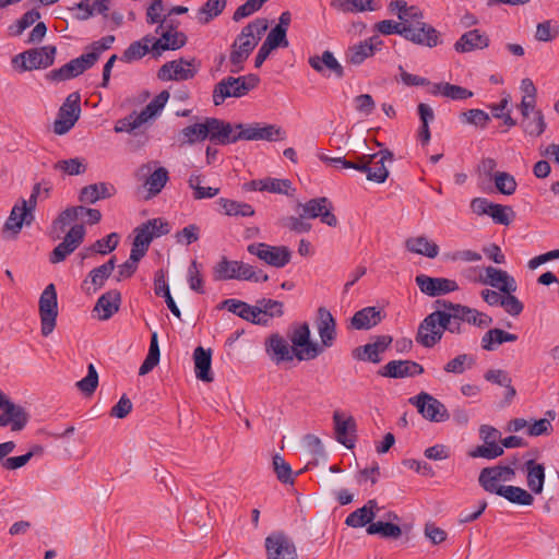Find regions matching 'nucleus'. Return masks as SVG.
<instances>
[{
	"mask_svg": "<svg viewBox=\"0 0 559 559\" xmlns=\"http://www.w3.org/2000/svg\"><path fill=\"white\" fill-rule=\"evenodd\" d=\"M460 334L459 325L451 320L449 310H436L428 314L419 324L416 342L426 348H431L438 344L444 332Z\"/></svg>",
	"mask_w": 559,
	"mask_h": 559,
	"instance_id": "f257e3e1",
	"label": "nucleus"
},
{
	"mask_svg": "<svg viewBox=\"0 0 559 559\" xmlns=\"http://www.w3.org/2000/svg\"><path fill=\"white\" fill-rule=\"evenodd\" d=\"M260 82L257 74H248L238 78L227 76L219 81L213 90L215 106L222 105L226 98L242 97L255 88Z\"/></svg>",
	"mask_w": 559,
	"mask_h": 559,
	"instance_id": "f03ea898",
	"label": "nucleus"
},
{
	"mask_svg": "<svg viewBox=\"0 0 559 559\" xmlns=\"http://www.w3.org/2000/svg\"><path fill=\"white\" fill-rule=\"evenodd\" d=\"M436 305L449 310L452 322H454V324L456 323L460 328V334L465 331L463 323H468L480 329L488 328L492 324V318L489 314L478 311L475 308L442 299L436 300Z\"/></svg>",
	"mask_w": 559,
	"mask_h": 559,
	"instance_id": "7ed1b4c3",
	"label": "nucleus"
},
{
	"mask_svg": "<svg viewBox=\"0 0 559 559\" xmlns=\"http://www.w3.org/2000/svg\"><path fill=\"white\" fill-rule=\"evenodd\" d=\"M404 39L427 48L442 44L441 33L431 24L424 22V16L415 17L407 23Z\"/></svg>",
	"mask_w": 559,
	"mask_h": 559,
	"instance_id": "20e7f679",
	"label": "nucleus"
},
{
	"mask_svg": "<svg viewBox=\"0 0 559 559\" xmlns=\"http://www.w3.org/2000/svg\"><path fill=\"white\" fill-rule=\"evenodd\" d=\"M80 102V93L73 92L68 95L64 103L59 108L53 122V132L56 134L63 135L74 127L81 115Z\"/></svg>",
	"mask_w": 559,
	"mask_h": 559,
	"instance_id": "39448f33",
	"label": "nucleus"
},
{
	"mask_svg": "<svg viewBox=\"0 0 559 559\" xmlns=\"http://www.w3.org/2000/svg\"><path fill=\"white\" fill-rule=\"evenodd\" d=\"M310 335L311 332L307 322L297 325L290 334V341L295 347L294 355L300 361L314 359L323 352L322 346L312 342Z\"/></svg>",
	"mask_w": 559,
	"mask_h": 559,
	"instance_id": "423d86ee",
	"label": "nucleus"
},
{
	"mask_svg": "<svg viewBox=\"0 0 559 559\" xmlns=\"http://www.w3.org/2000/svg\"><path fill=\"white\" fill-rule=\"evenodd\" d=\"M247 251L258 257L264 263L281 269L287 265L292 259V251L285 246H271L264 242H253L247 247Z\"/></svg>",
	"mask_w": 559,
	"mask_h": 559,
	"instance_id": "0eeeda50",
	"label": "nucleus"
},
{
	"mask_svg": "<svg viewBox=\"0 0 559 559\" xmlns=\"http://www.w3.org/2000/svg\"><path fill=\"white\" fill-rule=\"evenodd\" d=\"M39 316L41 334L48 336L52 333L58 317V299L53 284H49L39 297Z\"/></svg>",
	"mask_w": 559,
	"mask_h": 559,
	"instance_id": "6e6552de",
	"label": "nucleus"
},
{
	"mask_svg": "<svg viewBox=\"0 0 559 559\" xmlns=\"http://www.w3.org/2000/svg\"><path fill=\"white\" fill-rule=\"evenodd\" d=\"M515 478V471L509 465H495L480 471L478 483L489 493H499V489L506 487L500 483L512 481Z\"/></svg>",
	"mask_w": 559,
	"mask_h": 559,
	"instance_id": "1a4fd4ad",
	"label": "nucleus"
},
{
	"mask_svg": "<svg viewBox=\"0 0 559 559\" xmlns=\"http://www.w3.org/2000/svg\"><path fill=\"white\" fill-rule=\"evenodd\" d=\"M86 230L83 224L73 225L63 240L50 252L49 262L58 264L72 254L84 241Z\"/></svg>",
	"mask_w": 559,
	"mask_h": 559,
	"instance_id": "9d476101",
	"label": "nucleus"
},
{
	"mask_svg": "<svg viewBox=\"0 0 559 559\" xmlns=\"http://www.w3.org/2000/svg\"><path fill=\"white\" fill-rule=\"evenodd\" d=\"M409 402L417 407L418 413L424 418L430 421L443 423L450 418L444 404L427 392H420L418 395L409 399Z\"/></svg>",
	"mask_w": 559,
	"mask_h": 559,
	"instance_id": "9b49d317",
	"label": "nucleus"
},
{
	"mask_svg": "<svg viewBox=\"0 0 559 559\" xmlns=\"http://www.w3.org/2000/svg\"><path fill=\"white\" fill-rule=\"evenodd\" d=\"M297 209H300L301 218H317L320 217L323 224L335 227L338 224L337 217L332 213V203L325 197L309 200L307 203H298Z\"/></svg>",
	"mask_w": 559,
	"mask_h": 559,
	"instance_id": "f8f14e48",
	"label": "nucleus"
},
{
	"mask_svg": "<svg viewBox=\"0 0 559 559\" xmlns=\"http://www.w3.org/2000/svg\"><path fill=\"white\" fill-rule=\"evenodd\" d=\"M0 408L3 411L0 414V427L11 426L12 431H21L25 428L29 420V415L26 409L11 402L0 391Z\"/></svg>",
	"mask_w": 559,
	"mask_h": 559,
	"instance_id": "ddd939ff",
	"label": "nucleus"
},
{
	"mask_svg": "<svg viewBox=\"0 0 559 559\" xmlns=\"http://www.w3.org/2000/svg\"><path fill=\"white\" fill-rule=\"evenodd\" d=\"M57 49L52 45L43 46L40 48H34L26 50L22 53H19L14 58V62H17L19 59L22 60L21 69L23 71L48 68L55 61Z\"/></svg>",
	"mask_w": 559,
	"mask_h": 559,
	"instance_id": "4468645a",
	"label": "nucleus"
},
{
	"mask_svg": "<svg viewBox=\"0 0 559 559\" xmlns=\"http://www.w3.org/2000/svg\"><path fill=\"white\" fill-rule=\"evenodd\" d=\"M266 29L267 20L255 19L241 29L230 48H241V50L251 55Z\"/></svg>",
	"mask_w": 559,
	"mask_h": 559,
	"instance_id": "2eb2a0df",
	"label": "nucleus"
},
{
	"mask_svg": "<svg viewBox=\"0 0 559 559\" xmlns=\"http://www.w3.org/2000/svg\"><path fill=\"white\" fill-rule=\"evenodd\" d=\"M267 559H298L294 542L286 534L276 532L265 538Z\"/></svg>",
	"mask_w": 559,
	"mask_h": 559,
	"instance_id": "dca6fc26",
	"label": "nucleus"
},
{
	"mask_svg": "<svg viewBox=\"0 0 559 559\" xmlns=\"http://www.w3.org/2000/svg\"><path fill=\"white\" fill-rule=\"evenodd\" d=\"M159 38L146 35L143 37L144 41L151 43V50L153 55L159 56L165 50H177L183 47L187 43V36L185 33L179 31H164L159 33Z\"/></svg>",
	"mask_w": 559,
	"mask_h": 559,
	"instance_id": "f3484780",
	"label": "nucleus"
},
{
	"mask_svg": "<svg viewBox=\"0 0 559 559\" xmlns=\"http://www.w3.org/2000/svg\"><path fill=\"white\" fill-rule=\"evenodd\" d=\"M194 60L185 59L166 62L158 70L157 76L162 81H186L194 78L197 69L193 66Z\"/></svg>",
	"mask_w": 559,
	"mask_h": 559,
	"instance_id": "a211bd4d",
	"label": "nucleus"
},
{
	"mask_svg": "<svg viewBox=\"0 0 559 559\" xmlns=\"http://www.w3.org/2000/svg\"><path fill=\"white\" fill-rule=\"evenodd\" d=\"M415 282L420 292L430 297L445 295L459 289L455 281L444 277H430L425 274L416 276Z\"/></svg>",
	"mask_w": 559,
	"mask_h": 559,
	"instance_id": "6ab92c4d",
	"label": "nucleus"
},
{
	"mask_svg": "<svg viewBox=\"0 0 559 559\" xmlns=\"http://www.w3.org/2000/svg\"><path fill=\"white\" fill-rule=\"evenodd\" d=\"M424 367L413 360H391L379 369L378 374L385 378L402 379L419 376Z\"/></svg>",
	"mask_w": 559,
	"mask_h": 559,
	"instance_id": "aec40b11",
	"label": "nucleus"
},
{
	"mask_svg": "<svg viewBox=\"0 0 559 559\" xmlns=\"http://www.w3.org/2000/svg\"><path fill=\"white\" fill-rule=\"evenodd\" d=\"M381 45L382 40L377 35L355 44L346 50V62L353 66H360L367 58L373 56Z\"/></svg>",
	"mask_w": 559,
	"mask_h": 559,
	"instance_id": "412c9836",
	"label": "nucleus"
},
{
	"mask_svg": "<svg viewBox=\"0 0 559 559\" xmlns=\"http://www.w3.org/2000/svg\"><path fill=\"white\" fill-rule=\"evenodd\" d=\"M370 164L367 180L383 183L389 177L386 163L393 160V153L385 148L374 154H369Z\"/></svg>",
	"mask_w": 559,
	"mask_h": 559,
	"instance_id": "4be33fe9",
	"label": "nucleus"
},
{
	"mask_svg": "<svg viewBox=\"0 0 559 559\" xmlns=\"http://www.w3.org/2000/svg\"><path fill=\"white\" fill-rule=\"evenodd\" d=\"M206 127V138L221 145L234 143V127L229 122H225L217 118H206L204 120Z\"/></svg>",
	"mask_w": 559,
	"mask_h": 559,
	"instance_id": "5701e85b",
	"label": "nucleus"
},
{
	"mask_svg": "<svg viewBox=\"0 0 559 559\" xmlns=\"http://www.w3.org/2000/svg\"><path fill=\"white\" fill-rule=\"evenodd\" d=\"M316 326L323 347L333 346L336 338V322L330 310L324 307L318 309Z\"/></svg>",
	"mask_w": 559,
	"mask_h": 559,
	"instance_id": "b1692460",
	"label": "nucleus"
},
{
	"mask_svg": "<svg viewBox=\"0 0 559 559\" xmlns=\"http://www.w3.org/2000/svg\"><path fill=\"white\" fill-rule=\"evenodd\" d=\"M121 305V294L117 289H111L104 293L96 301L93 312L97 313L100 321L109 320L116 312H118Z\"/></svg>",
	"mask_w": 559,
	"mask_h": 559,
	"instance_id": "393cba45",
	"label": "nucleus"
},
{
	"mask_svg": "<svg viewBox=\"0 0 559 559\" xmlns=\"http://www.w3.org/2000/svg\"><path fill=\"white\" fill-rule=\"evenodd\" d=\"M265 352L275 364L293 359L292 348L287 341L278 333L271 334L265 341Z\"/></svg>",
	"mask_w": 559,
	"mask_h": 559,
	"instance_id": "a878e982",
	"label": "nucleus"
},
{
	"mask_svg": "<svg viewBox=\"0 0 559 559\" xmlns=\"http://www.w3.org/2000/svg\"><path fill=\"white\" fill-rule=\"evenodd\" d=\"M490 39L486 33L479 29H472L464 33L454 44L457 52L465 53L474 50L485 49L489 46Z\"/></svg>",
	"mask_w": 559,
	"mask_h": 559,
	"instance_id": "bb28decb",
	"label": "nucleus"
},
{
	"mask_svg": "<svg viewBox=\"0 0 559 559\" xmlns=\"http://www.w3.org/2000/svg\"><path fill=\"white\" fill-rule=\"evenodd\" d=\"M380 511L378 502L374 499L368 500L367 503L349 513L345 520V524L349 527H362L374 523L373 520Z\"/></svg>",
	"mask_w": 559,
	"mask_h": 559,
	"instance_id": "cd10ccee",
	"label": "nucleus"
},
{
	"mask_svg": "<svg viewBox=\"0 0 559 559\" xmlns=\"http://www.w3.org/2000/svg\"><path fill=\"white\" fill-rule=\"evenodd\" d=\"M333 421L336 440L347 449H353L355 445V438L350 436V432L356 430L355 419L352 416L344 418L341 412L335 411L333 414Z\"/></svg>",
	"mask_w": 559,
	"mask_h": 559,
	"instance_id": "c85d7f7f",
	"label": "nucleus"
},
{
	"mask_svg": "<svg viewBox=\"0 0 559 559\" xmlns=\"http://www.w3.org/2000/svg\"><path fill=\"white\" fill-rule=\"evenodd\" d=\"M485 284L497 288L501 293H514L518 289L516 282L507 271L493 266L486 267Z\"/></svg>",
	"mask_w": 559,
	"mask_h": 559,
	"instance_id": "c756f323",
	"label": "nucleus"
},
{
	"mask_svg": "<svg viewBox=\"0 0 559 559\" xmlns=\"http://www.w3.org/2000/svg\"><path fill=\"white\" fill-rule=\"evenodd\" d=\"M193 361L197 379L204 382H212L214 379L211 371L212 350L198 346L193 352Z\"/></svg>",
	"mask_w": 559,
	"mask_h": 559,
	"instance_id": "7c9ffc66",
	"label": "nucleus"
},
{
	"mask_svg": "<svg viewBox=\"0 0 559 559\" xmlns=\"http://www.w3.org/2000/svg\"><path fill=\"white\" fill-rule=\"evenodd\" d=\"M383 316L376 307H366L355 312L350 326L355 330H370L382 321Z\"/></svg>",
	"mask_w": 559,
	"mask_h": 559,
	"instance_id": "2f4dec72",
	"label": "nucleus"
},
{
	"mask_svg": "<svg viewBox=\"0 0 559 559\" xmlns=\"http://www.w3.org/2000/svg\"><path fill=\"white\" fill-rule=\"evenodd\" d=\"M524 471L530 490L535 495L542 493L545 484V466L535 460H528L524 464Z\"/></svg>",
	"mask_w": 559,
	"mask_h": 559,
	"instance_id": "473e14b6",
	"label": "nucleus"
},
{
	"mask_svg": "<svg viewBox=\"0 0 559 559\" xmlns=\"http://www.w3.org/2000/svg\"><path fill=\"white\" fill-rule=\"evenodd\" d=\"M114 191V187L106 182L93 183L81 189L79 199L83 203L93 204L98 200L110 198Z\"/></svg>",
	"mask_w": 559,
	"mask_h": 559,
	"instance_id": "72a5a7b5",
	"label": "nucleus"
},
{
	"mask_svg": "<svg viewBox=\"0 0 559 559\" xmlns=\"http://www.w3.org/2000/svg\"><path fill=\"white\" fill-rule=\"evenodd\" d=\"M310 67L317 72H322L324 67L331 72L335 73L337 78H342L344 75V69L342 64L336 60L334 55L325 50L322 56H312L308 60Z\"/></svg>",
	"mask_w": 559,
	"mask_h": 559,
	"instance_id": "f704fd0d",
	"label": "nucleus"
},
{
	"mask_svg": "<svg viewBox=\"0 0 559 559\" xmlns=\"http://www.w3.org/2000/svg\"><path fill=\"white\" fill-rule=\"evenodd\" d=\"M217 204L221 212L227 216L250 217L254 215V209L245 202L235 201L227 198H219Z\"/></svg>",
	"mask_w": 559,
	"mask_h": 559,
	"instance_id": "c9c22d12",
	"label": "nucleus"
},
{
	"mask_svg": "<svg viewBox=\"0 0 559 559\" xmlns=\"http://www.w3.org/2000/svg\"><path fill=\"white\" fill-rule=\"evenodd\" d=\"M408 251L433 259L439 253V247L429 241L425 236L412 237L405 241Z\"/></svg>",
	"mask_w": 559,
	"mask_h": 559,
	"instance_id": "e433bc0d",
	"label": "nucleus"
},
{
	"mask_svg": "<svg viewBox=\"0 0 559 559\" xmlns=\"http://www.w3.org/2000/svg\"><path fill=\"white\" fill-rule=\"evenodd\" d=\"M498 496L503 497L509 502L519 506H532L534 502V497L527 490L518 487V486H506L500 488Z\"/></svg>",
	"mask_w": 559,
	"mask_h": 559,
	"instance_id": "4c0bfd02",
	"label": "nucleus"
},
{
	"mask_svg": "<svg viewBox=\"0 0 559 559\" xmlns=\"http://www.w3.org/2000/svg\"><path fill=\"white\" fill-rule=\"evenodd\" d=\"M110 274L100 265L90 271L87 277L82 282V289L91 295L104 287Z\"/></svg>",
	"mask_w": 559,
	"mask_h": 559,
	"instance_id": "58836bf2",
	"label": "nucleus"
},
{
	"mask_svg": "<svg viewBox=\"0 0 559 559\" xmlns=\"http://www.w3.org/2000/svg\"><path fill=\"white\" fill-rule=\"evenodd\" d=\"M226 3V0H207L197 12L199 23L209 24L224 11Z\"/></svg>",
	"mask_w": 559,
	"mask_h": 559,
	"instance_id": "ea45409f",
	"label": "nucleus"
},
{
	"mask_svg": "<svg viewBox=\"0 0 559 559\" xmlns=\"http://www.w3.org/2000/svg\"><path fill=\"white\" fill-rule=\"evenodd\" d=\"M165 12V4L163 0H153L146 9V23L150 25L157 24L155 33H159L164 29L167 23V14Z\"/></svg>",
	"mask_w": 559,
	"mask_h": 559,
	"instance_id": "a19ab883",
	"label": "nucleus"
},
{
	"mask_svg": "<svg viewBox=\"0 0 559 559\" xmlns=\"http://www.w3.org/2000/svg\"><path fill=\"white\" fill-rule=\"evenodd\" d=\"M374 0H333L331 7L345 13L374 11Z\"/></svg>",
	"mask_w": 559,
	"mask_h": 559,
	"instance_id": "79ce46f5",
	"label": "nucleus"
},
{
	"mask_svg": "<svg viewBox=\"0 0 559 559\" xmlns=\"http://www.w3.org/2000/svg\"><path fill=\"white\" fill-rule=\"evenodd\" d=\"M389 10L392 13H396L400 21L406 23L411 22L415 17H423V11L416 5H407L404 0H394L389 4Z\"/></svg>",
	"mask_w": 559,
	"mask_h": 559,
	"instance_id": "37998d69",
	"label": "nucleus"
},
{
	"mask_svg": "<svg viewBox=\"0 0 559 559\" xmlns=\"http://www.w3.org/2000/svg\"><path fill=\"white\" fill-rule=\"evenodd\" d=\"M521 126L527 135L534 138L540 136L547 127L544 115L539 109L534 111L533 117L523 118Z\"/></svg>",
	"mask_w": 559,
	"mask_h": 559,
	"instance_id": "c03bdc74",
	"label": "nucleus"
},
{
	"mask_svg": "<svg viewBox=\"0 0 559 559\" xmlns=\"http://www.w3.org/2000/svg\"><path fill=\"white\" fill-rule=\"evenodd\" d=\"M366 531L369 535H380L383 538L397 539L402 535V530L397 524L383 521L371 523Z\"/></svg>",
	"mask_w": 559,
	"mask_h": 559,
	"instance_id": "a18cd8bd",
	"label": "nucleus"
},
{
	"mask_svg": "<svg viewBox=\"0 0 559 559\" xmlns=\"http://www.w3.org/2000/svg\"><path fill=\"white\" fill-rule=\"evenodd\" d=\"M159 356H160V353H159L157 333L154 332L151 335L148 353L139 369V374L144 376V374L151 372L159 362Z\"/></svg>",
	"mask_w": 559,
	"mask_h": 559,
	"instance_id": "49530a36",
	"label": "nucleus"
},
{
	"mask_svg": "<svg viewBox=\"0 0 559 559\" xmlns=\"http://www.w3.org/2000/svg\"><path fill=\"white\" fill-rule=\"evenodd\" d=\"M206 130L205 122L188 126L180 131L179 140L181 144L192 145L207 139Z\"/></svg>",
	"mask_w": 559,
	"mask_h": 559,
	"instance_id": "de8ad7c7",
	"label": "nucleus"
},
{
	"mask_svg": "<svg viewBox=\"0 0 559 559\" xmlns=\"http://www.w3.org/2000/svg\"><path fill=\"white\" fill-rule=\"evenodd\" d=\"M169 99V93L167 91H162L158 95H156L143 109L141 112L142 121L147 122L150 119L157 117L163 108L165 107L167 100Z\"/></svg>",
	"mask_w": 559,
	"mask_h": 559,
	"instance_id": "09e8293b",
	"label": "nucleus"
},
{
	"mask_svg": "<svg viewBox=\"0 0 559 559\" xmlns=\"http://www.w3.org/2000/svg\"><path fill=\"white\" fill-rule=\"evenodd\" d=\"M169 180L168 170L165 167L155 169L145 180L151 197L157 195Z\"/></svg>",
	"mask_w": 559,
	"mask_h": 559,
	"instance_id": "8fccbe9b",
	"label": "nucleus"
},
{
	"mask_svg": "<svg viewBox=\"0 0 559 559\" xmlns=\"http://www.w3.org/2000/svg\"><path fill=\"white\" fill-rule=\"evenodd\" d=\"M75 221L76 217L74 210L68 207L64 211H62L51 224L49 230L50 238L53 240L59 239L61 237V234L64 231V228Z\"/></svg>",
	"mask_w": 559,
	"mask_h": 559,
	"instance_id": "3c124183",
	"label": "nucleus"
},
{
	"mask_svg": "<svg viewBox=\"0 0 559 559\" xmlns=\"http://www.w3.org/2000/svg\"><path fill=\"white\" fill-rule=\"evenodd\" d=\"M286 138V132L277 124L257 123V141H282Z\"/></svg>",
	"mask_w": 559,
	"mask_h": 559,
	"instance_id": "603ef678",
	"label": "nucleus"
},
{
	"mask_svg": "<svg viewBox=\"0 0 559 559\" xmlns=\"http://www.w3.org/2000/svg\"><path fill=\"white\" fill-rule=\"evenodd\" d=\"M79 75H81V73L72 59L59 69H53L49 73H47V79L52 82H63L78 78Z\"/></svg>",
	"mask_w": 559,
	"mask_h": 559,
	"instance_id": "864d4df0",
	"label": "nucleus"
},
{
	"mask_svg": "<svg viewBox=\"0 0 559 559\" xmlns=\"http://www.w3.org/2000/svg\"><path fill=\"white\" fill-rule=\"evenodd\" d=\"M496 189L504 195H512L518 188L515 178L506 171H497L493 175Z\"/></svg>",
	"mask_w": 559,
	"mask_h": 559,
	"instance_id": "5fc2aeb1",
	"label": "nucleus"
},
{
	"mask_svg": "<svg viewBox=\"0 0 559 559\" xmlns=\"http://www.w3.org/2000/svg\"><path fill=\"white\" fill-rule=\"evenodd\" d=\"M236 280L253 282H266L269 280L267 274H264L261 270L257 271L252 265L248 263L236 261Z\"/></svg>",
	"mask_w": 559,
	"mask_h": 559,
	"instance_id": "6e6d98bb",
	"label": "nucleus"
},
{
	"mask_svg": "<svg viewBox=\"0 0 559 559\" xmlns=\"http://www.w3.org/2000/svg\"><path fill=\"white\" fill-rule=\"evenodd\" d=\"M151 50V43L141 40L133 41L122 53L121 60L132 62L143 58Z\"/></svg>",
	"mask_w": 559,
	"mask_h": 559,
	"instance_id": "4d7b16f0",
	"label": "nucleus"
},
{
	"mask_svg": "<svg viewBox=\"0 0 559 559\" xmlns=\"http://www.w3.org/2000/svg\"><path fill=\"white\" fill-rule=\"evenodd\" d=\"M475 359L467 354H461L448 361L444 366V371L454 374H462L466 369L474 366Z\"/></svg>",
	"mask_w": 559,
	"mask_h": 559,
	"instance_id": "13d9d810",
	"label": "nucleus"
},
{
	"mask_svg": "<svg viewBox=\"0 0 559 559\" xmlns=\"http://www.w3.org/2000/svg\"><path fill=\"white\" fill-rule=\"evenodd\" d=\"M237 266L236 261L227 260L223 258L215 266L213 271V277L215 281L236 280Z\"/></svg>",
	"mask_w": 559,
	"mask_h": 559,
	"instance_id": "bf43d9fd",
	"label": "nucleus"
},
{
	"mask_svg": "<svg viewBox=\"0 0 559 559\" xmlns=\"http://www.w3.org/2000/svg\"><path fill=\"white\" fill-rule=\"evenodd\" d=\"M261 310V316L265 319L280 318L284 314V305L282 301L262 298L257 301Z\"/></svg>",
	"mask_w": 559,
	"mask_h": 559,
	"instance_id": "052dcab7",
	"label": "nucleus"
},
{
	"mask_svg": "<svg viewBox=\"0 0 559 559\" xmlns=\"http://www.w3.org/2000/svg\"><path fill=\"white\" fill-rule=\"evenodd\" d=\"M143 123H145V121H142L141 115L136 111H132L129 116L119 119L116 122L114 131L116 133H131L135 129L140 128Z\"/></svg>",
	"mask_w": 559,
	"mask_h": 559,
	"instance_id": "680f3d73",
	"label": "nucleus"
},
{
	"mask_svg": "<svg viewBox=\"0 0 559 559\" xmlns=\"http://www.w3.org/2000/svg\"><path fill=\"white\" fill-rule=\"evenodd\" d=\"M75 385L83 394L91 395L95 392L98 385V373L93 364L88 365L87 374Z\"/></svg>",
	"mask_w": 559,
	"mask_h": 559,
	"instance_id": "e2e57ef3",
	"label": "nucleus"
},
{
	"mask_svg": "<svg viewBox=\"0 0 559 559\" xmlns=\"http://www.w3.org/2000/svg\"><path fill=\"white\" fill-rule=\"evenodd\" d=\"M559 35V26L551 20L538 23L536 26L535 38L538 41H551Z\"/></svg>",
	"mask_w": 559,
	"mask_h": 559,
	"instance_id": "0e129e2a",
	"label": "nucleus"
},
{
	"mask_svg": "<svg viewBox=\"0 0 559 559\" xmlns=\"http://www.w3.org/2000/svg\"><path fill=\"white\" fill-rule=\"evenodd\" d=\"M273 469L277 479L283 484H293L292 467L280 454L273 456Z\"/></svg>",
	"mask_w": 559,
	"mask_h": 559,
	"instance_id": "69168bd1",
	"label": "nucleus"
},
{
	"mask_svg": "<svg viewBox=\"0 0 559 559\" xmlns=\"http://www.w3.org/2000/svg\"><path fill=\"white\" fill-rule=\"evenodd\" d=\"M489 216L495 223L508 226L514 218L515 213L511 206L493 203Z\"/></svg>",
	"mask_w": 559,
	"mask_h": 559,
	"instance_id": "338daca9",
	"label": "nucleus"
},
{
	"mask_svg": "<svg viewBox=\"0 0 559 559\" xmlns=\"http://www.w3.org/2000/svg\"><path fill=\"white\" fill-rule=\"evenodd\" d=\"M119 242V236L117 233H111L106 237L96 240L91 247L90 250L99 254H107L114 251Z\"/></svg>",
	"mask_w": 559,
	"mask_h": 559,
	"instance_id": "774afa93",
	"label": "nucleus"
}]
</instances>
